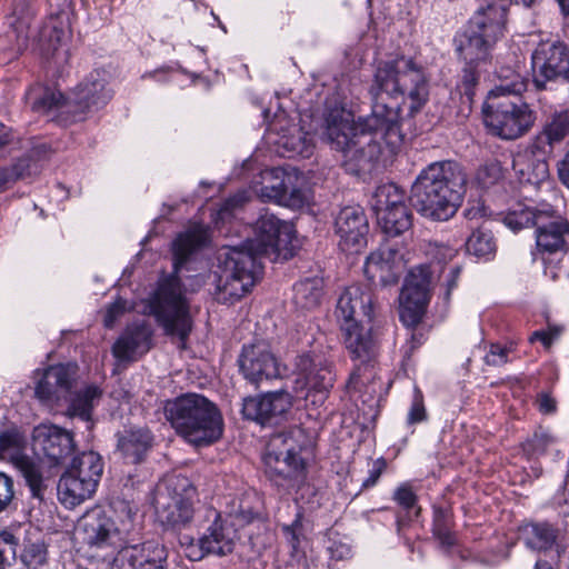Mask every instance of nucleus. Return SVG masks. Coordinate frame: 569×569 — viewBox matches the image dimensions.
I'll use <instances>...</instances> for the list:
<instances>
[{
	"mask_svg": "<svg viewBox=\"0 0 569 569\" xmlns=\"http://www.w3.org/2000/svg\"><path fill=\"white\" fill-rule=\"evenodd\" d=\"M68 40V30L59 18L51 17L39 31V42L46 54L56 57Z\"/></svg>",
	"mask_w": 569,
	"mask_h": 569,
	"instance_id": "nucleus-36",
	"label": "nucleus"
},
{
	"mask_svg": "<svg viewBox=\"0 0 569 569\" xmlns=\"http://www.w3.org/2000/svg\"><path fill=\"white\" fill-rule=\"evenodd\" d=\"M93 480H86L67 470L58 483V497L67 508H74L89 499L96 491Z\"/></svg>",
	"mask_w": 569,
	"mask_h": 569,
	"instance_id": "nucleus-31",
	"label": "nucleus"
},
{
	"mask_svg": "<svg viewBox=\"0 0 569 569\" xmlns=\"http://www.w3.org/2000/svg\"><path fill=\"white\" fill-rule=\"evenodd\" d=\"M284 536L292 547V550L296 551L300 545V539L303 536V526H302V516L300 512H297L296 519L291 525H286L282 527Z\"/></svg>",
	"mask_w": 569,
	"mask_h": 569,
	"instance_id": "nucleus-51",
	"label": "nucleus"
},
{
	"mask_svg": "<svg viewBox=\"0 0 569 569\" xmlns=\"http://www.w3.org/2000/svg\"><path fill=\"white\" fill-rule=\"evenodd\" d=\"M523 451L528 457H540L546 453H561L557 446V439L547 429L539 428L533 436L523 445Z\"/></svg>",
	"mask_w": 569,
	"mask_h": 569,
	"instance_id": "nucleus-44",
	"label": "nucleus"
},
{
	"mask_svg": "<svg viewBox=\"0 0 569 569\" xmlns=\"http://www.w3.org/2000/svg\"><path fill=\"white\" fill-rule=\"evenodd\" d=\"M293 301L297 307L312 309L317 307L322 297V281L317 278L305 279L293 287Z\"/></svg>",
	"mask_w": 569,
	"mask_h": 569,
	"instance_id": "nucleus-43",
	"label": "nucleus"
},
{
	"mask_svg": "<svg viewBox=\"0 0 569 569\" xmlns=\"http://www.w3.org/2000/svg\"><path fill=\"white\" fill-rule=\"evenodd\" d=\"M196 488L187 478H174L156 496L158 520L172 529L186 528L194 516Z\"/></svg>",
	"mask_w": 569,
	"mask_h": 569,
	"instance_id": "nucleus-10",
	"label": "nucleus"
},
{
	"mask_svg": "<svg viewBox=\"0 0 569 569\" xmlns=\"http://www.w3.org/2000/svg\"><path fill=\"white\" fill-rule=\"evenodd\" d=\"M79 530L82 533V540L92 548L111 550L123 548L126 537L122 530L101 508L87 511L80 519Z\"/></svg>",
	"mask_w": 569,
	"mask_h": 569,
	"instance_id": "nucleus-17",
	"label": "nucleus"
},
{
	"mask_svg": "<svg viewBox=\"0 0 569 569\" xmlns=\"http://www.w3.org/2000/svg\"><path fill=\"white\" fill-rule=\"evenodd\" d=\"M498 83L488 94L483 106L485 123L489 131L501 139L513 140L526 134L536 121V113L526 102L495 100L503 96H519L527 90L528 80L520 67H502Z\"/></svg>",
	"mask_w": 569,
	"mask_h": 569,
	"instance_id": "nucleus-6",
	"label": "nucleus"
},
{
	"mask_svg": "<svg viewBox=\"0 0 569 569\" xmlns=\"http://www.w3.org/2000/svg\"><path fill=\"white\" fill-rule=\"evenodd\" d=\"M405 269L403 254L391 244L381 246L366 259L363 271L373 286L396 284Z\"/></svg>",
	"mask_w": 569,
	"mask_h": 569,
	"instance_id": "nucleus-19",
	"label": "nucleus"
},
{
	"mask_svg": "<svg viewBox=\"0 0 569 569\" xmlns=\"http://www.w3.org/2000/svg\"><path fill=\"white\" fill-rule=\"evenodd\" d=\"M31 445L34 455L51 467L64 463L76 450L72 432L52 423H40L34 427Z\"/></svg>",
	"mask_w": 569,
	"mask_h": 569,
	"instance_id": "nucleus-13",
	"label": "nucleus"
},
{
	"mask_svg": "<svg viewBox=\"0 0 569 569\" xmlns=\"http://www.w3.org/2000/svg\"><path fill=\"white\" fill-rule=\"evenodd\" d=\"M507 10L491 3L476 11L461 36L458 50L465 61L487 60L492 47L503 37Z\"/></svg>",
	"mask_w": 569,
	"mask_h": 569,
	"instance_id": "nucleus-8",
	"label": "nucleus"
},
{
	"mask_svg": "<svg viewBox=\"0 0 569 569\" xmlns=\"http://www.w3.org/2000/svg\"><path fill=\"white\" fill-rule=\"evenodd\" d=\"M393 500L405 510L410 511L416 507L417 496L408 483L400 485L393 492Z\"/></svg>",
	"mask_w": 569,
	"mask_h": 569,
	"instance_id": "nucleus-52",
	"label": "nucleus"
},
{
	"mask_svg": "<svg viewBox=\"0 0 569 569\" xmlns=\"http://www.w3.org/2000/svg\"><path fill=\"white\" fill-rule=\"evenodd\" d=\"M532 81L538 90L569 81V49L560 41L541 42L531 56Z\"/></svg>",
	"mask_w": 569,
	"mask_h": 569,
	"instance_id": "nucleus-11",
	"label": "nucleus"
},
{
	"mask_svg": "<svg viewBox=\"0 0 569 569\" xmlns=\"http://www.w3.org/2000/svg\"><path fill=\"white\" fill-rule=\"evenodd\" d=\"M555 501L561 513L569 517V477L566 479L563 489L556 495Z\"/></svg>",
	"mask_w": 569,
	"mask_h": 569,
	"instance_id": "nucleus-59",
	"label": "nucleus"
},
{
	"mask_svg": "<svg viewBox=\"0 0 569 569\" xmlns=\"http://www.w3.org/2000/svg\"><path fill=\"white\" fill-rule=\"evenodd\" d=\"M501 178V166L496 161H491L481 166L477 170L475 180L480 188L488 189L495 186Z\"/></svg>",
	"mask_w": 569,
	"mask_h": 569,
	"instance_id": "nucleus-47",
	"label": "nucleus"
},
{
	"mask_svg": "<svg viewBox=\"0 0 569 569\" xmlns=\"http://www.w3.org/2000/svg\"><path fill=\"white\" fill-rule=\"evenodd\" d=\"M13 481L3 472H0V512L7 509L13 499Z\"/></svg>",
	"mask_w": 569,
	"mask_h": 569,
	"instance_id": "nucleus-54",
	"label": "nucleus"
},
{
	"mask_svg": "<svg viewBox=\"0 0 569 569\" xmlns=\"http://www.w3.org/2000/svg\"><path fill=\"white\" fill-rule=\"evenodd\" d=\"M152 330L144 321L126 328L112 347L113 356L121 361L136 360L151 348Z\"/></svg>",
	"mask_w": 569,
	"mask_h": 569,
	"instance_id": "nucleus-27",
	"label": "nucleus"
},
{
	"mask_svg": "<svg viewBox=\"0 0 569 569\" xmlns=\"http://www.w3.org/2000/svg\"><path fill=\"white\" fill-rule=\"evenodd\" d=\"M432 531H433V535L438 538V540L440 541V543L443 547L449 548L456 543V537L450 531L449 527L440 528V529L432 530Z\"/></svg>",
	"mask_w": 569,
	"mask_h": 569,
	"instance_id": "nucleus-61",
	"label": "nucleus"
},
{
	"mask_svg": "<svg viewBox=\"0 0 569 569\" xmlns=\"http://www.w3.org/2000/svg\"><path fill=\"white\" fill-rule=\"evenodd\" d=\"M24 98L26 103L37 113H48L64 106L68 108V102L59 90L41 84L31 87Z\"/></svg>",
	"mask_w": 569,
	"mask_h": 569,
	"instance_id": "nucleus-33",
	"label": "nucleus"
},
{
	"mask_svg": "<svg viewBox=\"0 0 569 569\" xmlns=\"http://www.w3.org/2000/svg\"><path fill=\"white\" fill-rule=\"evenodd\" d=\"M382 231L389 237H396L411 227L412 214L408 206L397 207L377 219Z\"/></svg>",
	"mask_w": 569,
	"mask_h": 569,
	"instance_id": "nucleus-41",
	"label": "nucleus"
},
{
	"mask_svg": "<svg viewBox=\"0 0 569 569\" xmlns=\"http://www.w3.org/2000/svg\"><path fill=\"white\" fill-rule=\"evenodd\" d=\"M238 535L234 526L216 515L206 532L186 547V557L192 561L201 560L207 555L226 556L233 551Z\"/></svg>",
	"mask_w": 569,
	"mask_h": 569,
	"instance_id": "nucleus-16",
	"label": "nucleus"
},
{
	"mask_svg": "<svg viewBox=\"0 0 569 569\" xmlns=\"http://www.w3.org/2000/svg\"><path fill=\"white\" fill-rule=\"evenodd\" d=\"M430 273L427 267L411 269L399 296L400 319L407 327L417 326L429 301Z\"/></svg>",
	"mask_w": 569,
	"mask_h": 569,
	"instance_id": "nucleus-14",
	"label": "nucleus"
},
{
	"mask_svg": "<svg viewBox=\"0 0 569 569\" xmlns=\"http://www.w3.org/2000/svg\"><path fill=\"white\" fill-rule=\"evenodd\" d=\"M32 18L30 4L27 0L14 3L12 18L9 22L12 31L6 37H0V64L14 59L26 46L27 30Z\"/></svg>",
	"mask_w": 569,
	"mask_h": 569,
	"instance_id": "nucleus-26",
	"label": "nucleus"
},
{
	"mask_svg": "<svg viewBox=\"0 0 569 569\" xmlns=\"http://www.w3.org/2000/svg\"><path fill=\"white\" fill-rule=\"evenodd\" d=\"M450 513L447 509L435 508L433 510V529L449 527Z\"/></svg>",
	"mask_w": 569,
	"mask_h": 569,
	"instance_id": "nucleus-60",
	"label": "nucleus"
},
{
	"mask_svg": "<svg viewBox=\"0 0 569 569\" xmlns=\"http://www.w3.org/2000/svg\"><path fill=\"white\" fill-rule=\"evenodd\" d=\"M76 373L77 367L72 365L49 367L36 387V396L42 401L59 399L70 390Z\"/></svg>",
	"mask_w": 569,
	"mask_h": 569,
	"instance_id": "nucleus-29",
	"label": "nucleus"
},
{
	"mask_svg": "<svg viewBox=\"0 0 569 569\" xmlns=\"http://www.w3.org/2000/svg\"><path fill=\"white\" fill-rule=\"evenodd\" d=\"M68 470L86 480L92 479L93 485L98 487L103 472V461L99 453L87 451L74 458Z\"/></svg>",
	"mask_w": 569,
	"mask_h": 569,
	"instance_id": "nucleus-38",
	"label": "nucleus"
},
{
	"mask_svg": "<svg viewBox=\"0 0 569 569\" xmlns=\"http://www.w3.org/2000/svg\"><path fill=\"white\" fill-rule=\"evenodd\" d=\"M247 191H239L234 196L227 199L218 211V218L222 221L230 219L233 212L248 201Z\"/></svg>",
	"mask_w": 569,
	"mask_h": 569,
	"instance_id": "nucleus-49",
	"label": "nucleus"
},
{
	"mask_svg": "<svg viewBox=\"0 0 569 569\" xmlns=\"http://www.w3.org/2000/svg\"><path fill=\"white\" fill-rule=\"evenodd\" d=\"M40 173V168L36 162L30 163V159H18L12 166L0 168V192L10 188L20 179L32 178Z\"/></svg>",
	"mask_w": 569,
	"mask_h": 569,
	"instance_id": "nucleus-42",
	"label": "nucleus"
},
{
	"mask_svg": "<svg viewBox=\"0 0 569 569\" xmlns=\"http://www.w3.org/2000/svg\"><path fill=\"white\" fill-rule=\"evenodd\" d=\"M297 389L307 390L306 399L322 403L333 385V373L328 361L320 356L302 355L296 360Z\"/></svg>",
	"mask_w": 569,
	"mask_h": 569,
	"instance_id": "nucleus-15",
	"label": "nucleus"
},
{
	"mask_svg": "<svg viewBox=\"0 0 569 569\" xmlns=\"http://www.w3.org/2000/svg\"><path fill=\"white\" fill-rule=\"evenodd\" d=\"M559 337V330L556 328H550L548 330H537L532 332L529 338V341L532 343L535 341H540L545 348H549L553 341Z\"/></svg>",
	"mask_w": 569,
	"mask_h": 569,
	"instance_id": "nucleus-57",
	"label": "nucleus"
},
{
	"mask_svg": "<svg viewBox=\"0 0 569 569\" xmlns=\"http://www.w3.org/2000/svg\"><path fill=\"white\" fill-rule=\"evenodd\" d=\"M292 406V397L287 391L268 392L243 399L242 415L260 425L271 423L284 415Z\"/></svg>",
	"mask_w": 569,
	"mask_h": 569,
	"instance_id": "nucleus-22",
	"label": "nucleus"
},
{
	"mask_svg": "<svg viewBox=\"0 0 569 569\" xmlns=\"http://www.w3.org/2000/svg\"><path fill=\"white\" fill-rule=\"evenodd\" d=\"M546 158L547 157H542L541 159L532 160L526 163L522 161V159L515 160L513 169L519 176L520 182L536 187L543 183L549 177V167Z\"/></svg>",
	"mask_w": 569,
	"mask_h": 569,
	"instance_id": "nucleus-40",
	"label": "nucleus"
},
{
	"mask_svg": "<svg viewBox=\"0 0 569 569\" xmlns=\"http://www.w3.org/2000/svg\"><path fill=\"white\" fill-rule=\"evenodd\" d=\"M152 437L147 429H129L118 435L117 448L132 463L140 462L149 448Z\"/></svg>",
	"mask_w": 569,
	"mask_h": 569,
	"instance_id": "nucleus-32",
	"label": "nucleus"
},
{
	"mask_svg": "<svg viewBox=\"0 0 569 569\" xmlns=\"http://www.w3.org/2000/svg\"><path fill=\"white\" fill-rule=\"evenodd\" d=\"M486 60H473L472 62L466 61L467 67L462 71L460 90L461 92L471 100L475 94V88L479 80V74L476 70V67L480 62H485Z\"/></svg>",
	"mask_w": 569,
	"mask_h": 569,
	"instance_id": "nucleus-48",
	"label": "nucleus"
},
{
	"mask_svg": "<svg viewBox=\"0 0 569 569\" xmlns=\"http://www.w3.org/2000/svg\"><path fill=\"white\" fill-rule=\"evenodd\" d=\"M102 390L94 385H88L79 390L71 399L69 412L82 420L89 421L94 406L99 402Z\"/></svg>",
	"mask_w": 569,
	"mask_h": 569,
	"instance_id": "nucleus-39",
	"label": "nucleus"
},
{
	"mask_svg": "<svg viewBox=\"0 0 569 569\" xmlns=\"http://www.w3.org/2000/svg\"><path fill=\"white\" fill-rule=\"evenodd\" d=\"M168 553L157 540L121 548L114 556L110 569H167Z\"/></svg>",
	"mask_w": 569,
	"mask_h": 569,
	"instance_id": "nucleus-20",
	"label": "nucleus"
},
{
	"mask_svg": "<svg viewBox=\"0 0 569 569\" xmlns=\"http://www.w3.org/2000/svg\"><path fill=\"white\" fill-rule=\"evenodd\" d=\"M335 226L340 238L339 246L343 251H358L366 243L368 221L359 206L342 208L336 218Z\"/></svg>",
	"mask_w": 569,
	"mask_h": 569,
	"instance_id": "nucleus-25",
	"label": "nucleus"
},
{
	"mask_svg": "<svg viewBox=\"0 0 569 569\" xmlns=\"http://www.w3.org/2000/svg\"><path fill=\"white\" fill-rule=\"evenodd\" d=\"M385 468H386V461L383 459L375 460L369 470L368 477L362 481L361 488L369 489V488L373 487L378 482V479L380 478Z\"/></svg>",
	"mask_w": 569,
	"mask_h": 569,
	"instance_id": "nucleus-56",
	"label": "nucleus"
},
{
	"mask_svg": "<svg viewBox=\"0 0 569 569\" xmlns=\"http://www.w3.org/2000/svg\"><path fill=\"white\" fill-rule=\"evenodd\" d=\"M208 241V229L193 224L180 233L172 243L173 272L160 278L157 289L146 303L148 315L152 316L164 335L184 342L189 337L193 320L190 301L178 273L191 254Z\"/></svg>",
	"mask_w": 569,
	"mask_h": 569,
	"instance_id": "nucleus-3",
	"label": "nucleus"
},
{
	"mask_svg": "<svg viewBox=\"0 0 569 569\" xmlns=\"http://www.w3.org/2000/svg\"><path fill=\"white\" fill-rule=\"evenodd\" d=\"M48 551L43 542H33L24 547L21 561L28 569H42L47 565Z\"/></svg>",
	"mask_w": 569,
	"mask_h": 569,
	"instance_id": "nucleus-46",
	"label": "nucleus"
},
{
	"mask_svg": "<svg viewBox=\"0 0 569 569\" xmlns=\"http://www.w3.org/2000/svg\"><path fill=\"white\" fill-rule=\"evenodd\" d=\"M164 416L176 432L194 446H209L223 433L220 410L198 393H186L167 401Z\"/></svg>",
	"mask_w": 569,
	"mask_h": 569,
	"instance_id": "nucleus-7",
	"label": "nucleus"
},
{
	"mask_svg": "<svg viewBox=\"0 0 569 569\" xmlns=\"http://www.w3.org/2000/svg\"><path fill=\"white\" fill-rule=\"evenodd\" d=\"M536 246L540 252L553 253L562 250L569 237V221L557 213L549 203H543L537 218Z\"/></svg>",
	"mask_w": 569,
	"mask_h": 569,
	"instance_id": "nucleus-21",
	"label": "nucleus"
},
{
	"mask_svg": "<svg viewBox=\"0 0 569 569\" xmlns=\"http://www.w3.org/2000/svg\"><path fill=\"white\" fill-rule=\"evenodd\" d=\"M51 153V148L47 143H40L32 148L30 153L23 156L21 159H30V163L36 162L41 169L40 161L47 159Z\"/></svg>",
	"mask_w": 569,
	"mask_h": 569,
	"instance_id": "nucleus-58",
	"label": "nucleus"
},
{
	"mask_svg": "<svg viewBox=\"0 0 569 569\" xmlns=\"http://www.w3.org/2000/svg\"><path fill=\"white\" fill-rule=\"evenodd\" d=\"M10 142V131L0 123V150Z\"/></svg>",
	"mask_w": 569,
	"mask_h": 569,
	"instance_id": "nucleus-64",
	"label": "nucleus"
},
{
	"mask_svg": "<svg viewBox=\"0 0 569 569\" xmlns=\"http://www.w3.org/2000/svg\"><path fill=\"white\" fill-rule=\"evenodd\" d=\"M520 539L532 550L546 551L557 545L558 530L547 522L528 523L521 528Z\"/></svg>",
	"mask_w": 569,
	"mask_h": 569,
	"instance_id": "nucleus-34",
	"label": "nucleus"
},
{
	"mask_svg": "<svg viewBox=\"0 0 569 569\" xmlns=\"http://www.w3.org/2000/svg\"><path fill=\"white\" fill-rule=\"evenodd\" d=\"M267 177H271L273 181L260 188L259 197L262 200L288 206H302L306 202L305 192L291 186L290 176L280 177L279 172H269Z\"/></svg>",
	"mask_w": 569,
	"mask_h": 569,
	"instance_id": "nucleus-30",
	"label": "nucleus"
},
{
	"mask_svg": "<svg viewBox=\"0 0 569 569\" xmlns=\"http://www.w3.org/2000/svg\"><path fill=\"white\" fill-rule=\"evenodd\" d=\"M300 429L272 436L267 443L263 455L266 473L278 487L293 488L305 479V462L299 457L300 446L296 438Z\"/></svg>",
	"mask_w": 569,
	"mask_h": 569,
	"instance_id": "nucleus-9",
	"label": "nucleus"
},
{
	"mask_svg": "<svg viewBox=\"0 0 569 569\" xmlns=\"http://www.w3.org/2000/svg\"><path fill=\"white\" fill-rule=\"evenodd\" d=\"M254 237L243 248L226 247L218 256L217 299L232 303L248 293L256 283L260 268L258 257L280 256L289 250L295 231L292 226L264 210L253 226Z\"/></svg>",
	"mask_w": 569,
	"mask_h": 569,
	"instance_id": "nucleus-2",
	"label": "nucleus"
},
{
	"mask_svg": "<svg viewBox=\"0 0 569 569\" xmlns=\"http://www.w3.org/2000/svg\"><path fill=\"white\" fill-rule=\"evenodd\" d=\"M567 139H569V108H563L548 116L541 130L532 139L530 148L535 154L550 157Z\"/></svg>",
	"mask_w": 569,
	"mask_h": 569,
	"instance_id": "nucleus-24",
	"label": "nucleus"
},
{
	"mask_svg": "<svg viewBox=\"0 0 569 569\" xmlns=\"http://www.w3.org/2000/svg\"><path fill=\"white\" fill-rule=\"evenodd\" d=\"M112 92L107 88L104 77L94 71L80 82L72 92L68 109L74 113L96 111L108 103Z\"/></svg>",
	"mask_w": 569,
	"mask_h": 569,
	"instance_id": "nucleus-23",
	"label": "nucleus"
},
{
	"mask_svg": "<svg viewBox=\"0 0 569 569\" xmlns=\"http://www.w3.org/2000/svg\"><path fill=\"white\" fill-rule=\"evenodd\" d=\"M558 176L561 183L569 189V150L558 162Z\"/></svg>",
	"mask_w": 569,
	"mask_h": 569,
	"instance_id": "nucleus-62",
	"label": "nucleus"
},
{
	"mask_svg": "<svg viewBox=\"0 0 569 569\" xmlns=\"http://www.w3.org/2000/svg\"><path fill=\"white\" fill-rule=\"evenodd\" d=\"M278 120L274 123V130L278 131L277 138L272 141L279 150H282V156L309 158L315 150L313 138L310 133L303 131L297 124L288 127L281 126Z\"/></svg>",
	"mask_w": 569,
	"mask_h": 569,
	"instance_id": "nucleus-28",
	"label": "nucleus"
},
{
	"mask_svg": "<svg viewBox=\"0 0 569 569\" xmlns=\"http://www.w3.org/2000/svg\"><path fill=\"white\" fill-rule=\"evenodd\" d=\"M9 547L7 542L0 540V569H10L11 560L8 555Z\"/></svg>",
	"mask_w": 569,
	"mask_h": 569,
	"instance_id": "nucleus-63",
	"label": "nucleus"
},
{
	"mask_svg": "<svg viewBox=\"0 0 569 569\" xmlns=\"http://www.w3.org/2000/svg\"><path fill=\"white\" fill-rule=\"evenodd\" d=\"M372 290L367 284H352L340 295L336 316L340 323L343 343L350 357L356 362L350 375L351 388H359L373 378V362L377 356L376 342L371 329L365 328L363 322L372 319Z\"/></svg>",
	"mask_w": 569,
	"mask_h": 569,
	"instance_id": "nucleus-4",
	"label": "nucleus"
},
{
	"mask_svg": "<svg viewBox=\"0 0 569 569\" xmlns=\"http://www.w3.org/2000/svg\"><path fill=\"white\" fill-rule=\"evenodd\" d=\"M426 419V409L423 405V396L418 388H415L413 399L408 412V423L413 425Z\"/></svg>",
	"mask_w": 569,
	"mask_h": 569,
	"instance_id": "nucleus-53",
	"label": "nucleus"
},
{
	"mask_svg": "<svg viewBox=\"0 0 569 569\" xmlns=\"http://www.w3.org/2000/svg\"><path fill=\"white\" fill-rule=\"evenodd\" d=\"M510 351L511 349L509 347L491 343L483 360L488 366L499 367L509 361Z\"/></svg>",
	"mask_w": 569,
	"mask_h": 569,
	"instance_id": "nucleus-50",
	"label": "nucleus"
},
{
	"mask_svg": "<svg viewBox=\"0 0 569 569\" xmlns=\"http://www.w3.org/2000/svg\"><path fill=\"white\" fill-rule=\"evenodd\" d=\"M466 182V173L458 163L432 162L416 178L411 201L423 217L447 221L461 206Z\"/></svg>",
	"mask_w": 569,
	"mask_h": 569,
	"instance_id": "nucleus-5",
	"label": "nucleus"
},
{
	"mask_svg": "<svg viewBox=\"0 0 569 569\" xmlns=\"http://www.w3.org/2000/svg\"><path fill=\"white\" fill-rule=\"evenodd\" d=\"M371 112L355 120L346 109L331 110L325 120L323 138L341 153L352 174L367 169L381 156H393L402 144V107L418 113L429 100V77L413 58L400 56L378 64L369 89Z\"/></svg>",
	"mask_w": 569,
	"mask_h": 569,
	"instance_id": "nucleus-1",
	"label": "nucleus"
},
{
	"mask_svg": "<svg viewBox=\"0 0 569 569\" xmlns=\"http://www.w3.org/2000/svg\"><path fill=\"white\" fill-rule=\"evenodd\" d=\"M238 365L244 379L253 385L278 378L282 372L281 363L263 341L243 346Z\"/></svg>",
	"mask_w": 569,
	"mask_h": 569,
	"instance_id": "nucleus-18",
	"label": "nucleus"
},
{
	"mask_svg": "<svg viewBox=\"0 0 569 569\" xmlns=\"http://www.w3.org/2000/svg\"><path fill=\"white\" fill-rule=\"evenodd\" d=\"M127 309V302L121 298L109 305L104 313V326L107 328H112L116 321L126 312Z\"/></svg>",
	"mask_w": 569,
	"mask_h": 569,
	"instance_id": "nucleus-55",
	"label": "nucleus"
},
{
	"mask_svg": "<svg viewBox=\"0 0 569 569\" xmlns=\"http://www.w3.org/2000/svg\"><path fill=\"white\" fill-rule=\"evenodd\" d=\"M405 206H407L405 191L391 182L378 186L371 198V207L377 219L390 212L391 209Z\"/></svg>",
	"mask_w": 569,
	"mask_h": 569,
	"instance_id": "nucleus-35",
	"label": "nucleus"
},
{
	"mask_svg": "<svg viewBox=\"0 0 569 569\" xmlns=\"http://www.w3.org/2000/svg\"><path fill=\"white\" fill-rule=\"evenodd\" d=\"M543 203L545 202H540L536 206H529L522 202L516 203L506 213L503 218L505 224L512 231H518L522 228L536 227L537 218L541 214Z\"/></svg>",
	"mask_w": 569,
	"mask_h": 569,
	"instance_id": "nucleus-37",
	"label": "nucleus"
},
{
	"mask_svg": "<svg viewBox=\"0 0 569 569\" xmlns=\"http://www.w3.org/2000/svg\"><path fill=\"white\" fill-rule=\"evenodd\" d=\"M466 248L470 254L487 258L493 253L496 246L489 232L477 230L468 238Z\"/></svg>",
	"mask_w": 569,
	"mask_h": 569,
	"instance_id": "nucleus-45",
	"label": "nucleus"
},
{
	"mask_svg": "<svg viewBox=\"0 0 569 569\" xmlns=\"http://www.w3.org/2000/svg\"><path fill=\"white\" fill-rule=\"evenodd\" d=\"M26 439L16 428L0 432V459L9 460L22 473L33 497L40 498L44 481L40 466L24 453Z\"/></svg>",
	"mask_w": 569,
	"mask_h": 569,
	"instance_id": "nucleus-12",
	"label": "nucleus"
}]
</instances>
